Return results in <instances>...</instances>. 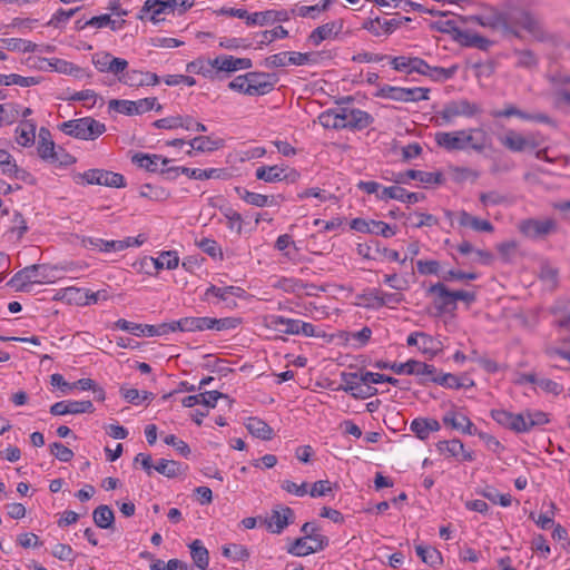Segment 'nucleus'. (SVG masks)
Returning <instances> with one entry per match:
<instances>
[{
  "instance_id": "1",
  "label": "nucleus",
  "mask_w": 570,
  "mask_h": 570,
  "mask_svg": "<svg viewBox=\"0 0 570 570\" xmlns=\"http://www.w3.org/2000/svg\"><path fill=\"white\" fill-rule=\"evenodd\" d=\"M518 28L527 30L538 41L548 39L540 21L523 8H511L504 11V32L519 38Z\"/></svg>"
},
{
  "instance_id": "2",
  "label": "nucleus",
  "mask_w": 570,
  "mask_h": 570,
  "mask_svg": "<svg viewBox=\"0 0 570 570\" xmlns=\"http://www.w3.org/2000/svg\"><path fill=\"white\" fill-rule=\"evenodd\" d=\"M194 6V0H147L138 14L144 20L148 18L154 23L164 21L161 14L174 13L178 8L179 13L186 12Z\"/></svg>"
},
{
  "instance_id": "3",
  "label": "nucleus",
  "mask_w": 570,
  "mask_h": 570,
  "mask_svg": "<svg viewBox=\"0 0 570 570\" xmlns=\"http://www.w3.org/2000/svg\"><path fill=\"white\" fill-rule=\"evenodd\" d=\"M59 129L77 139L95 140L106 131V126L91 117H83L65 121Z\"/></svg>"
},
{
  "instance_id": "4",
  "label": "nucleus",
  "mask_w": 570,
  "mask_h": 570,
  "mask_svg": "<svg viewBox=\"0 0 570 570\" xmlns=\"http://www.w3.org/2000/svg\"><path fill=\"white\" fill-rule=\"evenodd\" d=\"M498 141L502 147L511 153L533 150L541 144L539 132H528L523 135L511 128L507 129L503 134L498 135Z\"/></svg>"
},
{
  "instance_id": "5",
  "label": "nucleus",
  "mask_w": 570,
  "mask_h": 570,
  "mask_svg": "<svg viewBox=\"0 0 570 570\" xmlns=\"http://www.w3.org/2000/svg\"><path fill=\"white\" fill-rule=\"evenodd\" d=\"M557 229L558 224L553 218H527L518 224V230L532 240L546 239L549 235L554 234Z\"/></svg>"
},
{
  "instance_id": "6",
  "label": "nucleus",
  "mask_w": 570,
  "mask_h": 570,
  "mask_svg": "<svg viewBox=\"0 0 570 570\" xmlns=\"http://www.w3.org/2000/svg\"><path fill=\"white\" fill-rule=\"evenodd\" d=\"M76 183L85 181L89 185H101L112 188H121L126 186L124 175L109 171L106 169H88L75 176Z\"/></svg>"
},
{
  "instance_id": "7",
  "label": "nucleus",
  "mask_w": 570,
  "mask_h": 570,
  "mask_svg": "<svg viewBox=\"0 0 570 570\" xmlns=\"http://www.w3.org/2000/svg\"><path fill=\"white\" fill-rule=\"evenodd\" d=\"M108 108L122 115L134 116L145 114L154 108L156 109V111H160L163 109V106L157 105V98L148 97L139 99L137 101L125 99H111L108 102Z\"/></svg>"
},
{
  "instance_id": "8",
  "label": "nucleus",
  "mask_w": 570,
  "mask_h": 570,
  "mask_svg": "<svg viewBox=\"0 0 570 570\" xmlns=\"http://www.w3.org/2000/svg\"><path fill=\"white\" fill-rule=\"evenodd\" d=\"M430 90L428 88L415 87V88H402L385 85L383 86L377 96L382 98L392 99L395 101H420L429 99Z\"/></svg>"
},
{
  "instance_id": "9",
  "label": "nucleus",
  "mask_w": 570,
  "mask_h": 570,
  "mask_svg": "<svg viewBox=\"0 0 570 570\" xmlns=\"http://www.w3.org/2000/svg\"><path fill=\"white\" fill-rule=\"evenodd\" d=\"M482 112V108L476 102L468 99L452 100L444 105L440 111V117L444 124H450L456 117H473Z\"/></svg>"
},
{
  "instance_id": "10",
  "label": "nucleus",
  "mask_w": 570,
  "mask_h": 570,
  "mask_svg": "<svg viewBox=\"0 0 570 570\" xmlns=\"http://www.w3.org/2000/svg\"><path fill=\"white\" fill-rule=\"evenodd\" d=\"M343 385L338 387L346 393H350L354 399H367L377 394V389L370 384H364L355 372H343L341 374Z\"/></svg>"
},
{
  "instance_id": "11",
  "label": "nucleus",
  "mask_w": 570,
  "mask_h": 570,
  "mask_svg": "<svg viewBox=\"0 0 570 570\" xmlns=\"http://www.w3.org/2000/svg\"><path fill=\"white\" fill-rule=\"evenodd\" d=\"M246 95L248 96H263L271 92L278 81L275 73L247 72Z\"/></svg>"
},
{
  "instance_id": "12",
  "label": "nucleus",
  "mask_w": 570,
  "mask_h": 570,
  "mask_svg": "<svg viewBox=\"0 0 570 570\" xmlns=\"http://www.w3.org/2000/svg\"><path fill=\"white\" fill-rule=\"evenodd\" d=\"M209 65L216 70L217 75L225 72L226 76L238 70L250 69L253 67V62L249 58H237L229 55H219L209 60Z\"/></svg>"
},
{
  "instance_id": "13",
  "label": "nucleus",
  "mask_w": 570,
  "mask_h": 570,
  "mask_svg": "<svg viewBox=\"0 0 570 570\" xmlns=\"http://www.w3.org/2000/svg\"><path fill=\"white\" fill-rule=\"evenodd\" d=\"M426 294L434 295L433 305L439 315L456 309V303H454L452 291H450L443 283L431 285L428 288Z\"/></svg>"
},
{
  "instance_id": "14",
  "label": "nucleus",
  "mask_w": 570,
  "mask_h": 570,
  "mask_svg": "<svg viewBox=\"0 0 570 570\" xmlns=\"http://www.w3.org/2000/svg\"><path fill=\"white\" fill-rule=\"evenodd\" d=\"M493 118H510L518 117L522 120L535 121L546 125H554V121L544 112L529 114L520 110L512 104H507L503 109H495L490 111Z\"/></svg>"
},
{
  "instance_id": "15",
  "label": "nucleus",
  "mask_w": 570,
  "mask_h": 570,
  "mask_svg": "<svg viewBox=\"0 0 570 570\" xmlns=\"http://www.w3.org/2000/svg\"><path fill=\"white\" fill-rule=\"evenodd\" d=\"M255 176L257 179L265 183H277L283 180L295 183L299 177V174L294 169L287 173L286 168L278 165H273L259 166L255 171Z\"/></svg>"
},
{
  "instance_id": "16",
  "label": "nucleus",
  "mask_w": 570,
  "mask_h": 570,
  "mask_svg": "<svg viewBox=\"0 0 570 570\" xmlns=\"http://www.w3.org/2000/svg\"><path fill=\"white\" fill-rule=\"evenodd\" d=\"M463 138V149L471 148L472 150L482 154L487 148H490L492 142L488 132L480 128L461 129Z\"/></svg>"
},
{
  "instance_id": "17",
  "label": "nucleus",
  "mask_w": 570,
  "mask_h": 570,
  "mask_svg": "<svg viewBox=\"0 0 570 570\" xmlns=\"http://www.w3.org/2000/svg\"><path fill=\"white\" fill-rule=\"evenodd\" d=\"M234 190L242 200L256 207L281 206L285 200V197L281 194L268 196L249 191L240 186L235 187Z\"/></svg>"
},
{
  "instance_id": "18",
  "label": "nucleus",
  "mask_w": 570,
  "mask_h": 570,
  "mask_svg": "<svg viewBox=\"0 0 570 570\" xmlns=\"http://www.w3.org/2000/svg\"><path fill=\"white\" fill-rule=\"evenodd\" d=\"M343 129L362 130L373 122V117L361 109L340 107Z\"/></svg>"
},
{
  "instance_id": "19",
  "label": "nucleus",
  "mask_w": 570,
  "mask_h": 570,
  "mask_svg": "<svg viewBox=\"0 0 570 570\" xmlns=\"http://www.w3.org/2000/svg\"><path fill=\"white\" fill-rule=\"evenodd\" d=\"M411 179L419 180L424 185H441L444 181L443 174L440 171L428 173L415 169H409L395 174L393 181L396 184H406Z\"/></svg>"
},
{
  "instance_id": "20",
  "label": "nucleus",
  "mask_w": 570,
  "mask_h": 570,
  "mask_svg": "<svg viewBox=\"0 0 570 570\" xmlns=\"http://www.w3.org/2000/svg\"><path fill=\"white\" fill-rule=\"evenodd\" d=\"M491 417L500 425L512 430L515 433H525L524 414L511 413L505 410H492Z\"/></svg>"
},
{
  "instance_id": "21",
  "label": "nucleus",
  "mask_w": 570,
  "mask_h": 570,
  "mask_svg": "<svg viewBox=\"0 0 570 570\" xmlns=\"http://www.w3.org/2000/svg\"><path fill=\"white\" fill-rule=\"evenodd\" d=\"M294 511L289 507L277 505L272 510V515L265 520L267 529L273 533H282L293 522Z\"/></svg>"
},
{
  "instance_id": "22",
  "label": "nucleus",
  "mask_w": 570,
  "mask_h": 570,
  "mask_svg": "<svg viewBox=\"0 0 570 570\" xmlns=\"http://www.w3.org/2000/svg\"><path fill=\"white\" fill-rule=\"evenodd\" d=\"M120 82L129 87L155 86L160 81L159 76L150 71L131 69L118 78Z\"/></svg>"
},
{
  "instance_id": "23",
  "label": "nucleus",
  "mask_w": 570,
  "mask_h": 570,
  "mask_svg": "<svg viewBox=\"0 0 570 570\" xmlns=\"http://www.w3.org/2000/svg\"><path fill=\"white\" fill-rule=\"evenodd\" d=\"M381 200L396 199L407 204H415L425 199V195L421 193H410L400 186L383 187L381 193L377 194Z\"/></svg>"
},
{
  "instance_id": "24",
  "label": "nucleus",
  "mask_w": 570,
  "mask_h": 570,
  "mask_svg": "<svg viewBox=\"0 0 570 570\" xmlns=\"http://www.w3.org/2000/svg\"><path fill=\"white\" fill-rule=\"evenodd\" d=\"M43 265L33 264L24 267L23 269L17 272L12 278L9 281V285L17 287L18 291H27V286L33 283H42L37 279V273Z\"/></svg>"
},
{
  "instance_id": "25",
  "label": "nucleus",
  "mask_w": 570,
  "mask_h": 570,
  "mask_svg": "<svg viewBox=\"0 0 570 570\" xmlns=\"http://www.w3.org/2000/svg\"><path fill=\"white\" fill-rule=\"evenodd\" d=\"M343 20H335L324 23L312 31L308 40L314 45L318 46L326 39L335 38L343 29Z\"/></svg>"
},
{
  "instance_id": "26",
  "label": "nucleus",
  "mask_w": 570,
  "mask_h": 570,
  "mask_svg": "<svg viewBox=\"0 0 570 570\" xmlns=\"http://www.w3.org/2000/svg\"><path fill=\"white\" fill-rule=\"evenodd\" d=\"M140 264L141 267L151 264L157 271L163 268L175 269L179 265V256L175 250H166L161 252L158 257H145Z\"/></svg>"
},
{
  "instance_id": "27",
  "label": "nucleus",
  "mask_w": 570,
  "mask_h": 570,
  "mask_svg": "<svg viewBox=\"0 0 570 570\" xmlns=\"http://www.w3.org/2000/svg\"><path fill=\"white\" fill-rule=\"evenodd\" d=\"M471 20L482 27L493 30L501 29L504 31V12H500L494 8H490L480 14L472 16Z\"/></svg>"
},
{
  "instance_id": "28",
  "label": "nucleus",
  "mask_w": 570,
  "mask_h": 570,
  "mask_svg": "<svg viewBox=\"0 0 570 570\" xmlns=\"http://www.w3.org/2000/svg\"><path fill=\"white\" fill-rule=\"evenodd\" d=\"M435 142L440 148L450 153L464 150L461 130L439 131L435 134Z\"/></svg>"
},
{
  "instance_id": "29",
  "label": "nucleus",
  "mask_w": 570,
  "mask_h": 570,
  "mask_svg": "<svg viewBox=\"0 0 570 570\" xmlns=\"http://www.w3.org/2000/svg\"><path fill=\"white\" fill-rule=\"evenodd\" d=\"M131 161L147 171L157 173L160 170L159 165L166 166L169 159L163 158L160 155L137 153L132 155Z\"/></svg>"
},
{
  "instance_id": "30",
  "label": "nucleus",
  "mask_w": 570,
  "mask_h": 570,
  "mask_svg": "<svg viewBox=\"0 0 570 570\" xmlns=\"http://www.w3.org/2000/svg\"><path fill=\"white\" fill-rule=\"evenodd\" d=\"M267 327L279 333L298 335L299 320L286 318L279 315H272L267 318Z\"/></svg>"
},
{
  "instance_id": "31",
  "label": "nucleus",
  "mask_w": 570,
  "mask_h": 570,
  "mask_svg": "<svg viewBox=\"0 0 570 570\" xmlns=\"http://www.w3.org/2000/svg\"><path fill=\"white\" fill-rule=\"evenodd\" d=\"M36 128L33 120H22L16 129V141L22 147L32 145L36 138Z\"/></svg>"
},
{
  "instance_id": "32",
  "label": "nucleus",
  "mask_w": 570,
  "mask_h": 570,
  "mask_svg": "<svg viewBox=\"0 0 570 570\" xmlns=\"http://www.w3.org/2000/svg\"><path fill=\"white\" fill-rule=\"evenodd\" d=\"M456 42H459L461 46L464 47H471V48H478L481 50H487L491 45L492 41L471 31L463 30L461 33H459V37L456 39Z\"/></svg>"
},
{
  "instance_id": "33",
  "label": "nucleus",
  "mask_w": 570,
  "mask_h": 570,
  "mask_svg": "<svg viewBox=\"0 0 570 570\" xmlns=\"http://www.w3.org/2000/svg\"><path fill=\"white\" fill-rule=\"evenodd\" d=\"M38 155L45 161H50L56 151L55 142L50 139L49 129L41 127L39 130Z\"/></svg>"
},
{
  "instance_id": "34",
  "label": "nucleus",
  "mask_w": 570,
  "mask_h": 570,
  "mask_svg": "<svg viewBox=\"0 0 570 570\" xmlns=\"http://www.w3.org/2000/svg\"><path fill=\"white\" fill-rule=\"evenodd\" d=\"M176 325L180 332H197L210 330V317H184L177 321Z\"/></svg>"
},
{
  "instance_id": "35",
  "label": "nucleus",
  "mask_w": 570,
  "mask_h": 570,
  "mask_svg": "<svg viewBox=\"0 0 570 570\" xmlns=\"http://www.w3.org/2000/svg\"><path fill=\"white\" fill-rule=\"evenodd\" d=\"M459 224L464 227H471L478 232H492L493 226L489 220L480 219L478 217L472 216L471 214L462 210L459 214Z\"/></svg>"
},
{
  "instance_id": "36",
  "label": "nucleus",
  "mask_w": 570,
  "mask_h": 570,
  "mask_svg": "<svg viewBox=\"0 0 570 570\" xmlns=\"http://www.w3.org/2000/svg\"><path fill=\"white\" fill-rule=\"evenodd\" d=\"M248 432L262 440H271L273 438V429L258 417H249L246 423Z\"/></svg>"
},
{
  "instance_id": "37",
  "label": "nucleus",
  "mask_w": 570,
  "mask_h": 570,
  "mask_svg": "<svg viewBox=\"0 0 570 570\" xmlns=\"http://www.w3.org/2000/svg\"><path fill=\"white\" fill-rule=\"evenodd\" d=\"M190 556L198 569L207 568L209 564V552L200 540L196 539L189 544Z\"/></svg>"
},
{
  "instance_id": "38",
  "label": "nucleus",
  "mask_w": 570,
  "mask_h": 570,
  "mask_svg": "<svg viewBox=\"0 0 570 570\" xmlns=\"http://www.w3.org/2000/svg\"><path fill=\"white\" fill-rule=\"evenodd\" d=\"M411 370L409 375H416L422 384L431 382L433 376H438L436 368L433 365L416 360H411Z\"/></svg>"
},
{
  "instance_id": "39",
  "label": "nucleus",
  "mask_w": 570,
  "mask_h": 570,
  "mask_svg": "<svg viewBox=\"0 0 570 570\" xmlns=\"http://www.w3.org/2000/svg\"><path fill=\"white\" fill-rule=\"evenodd\" d=\"M95 524L101 529H111L115 522L114 511L108 505H99L92 512Z\"/></svg>"
},
{
  "instance_id": "40",
  "label": "nucleus",
  "mask_w": 570,
  "mask_h": 570,
  "mask_svg": "<svg viewBox=\"0 0 570 570\" xmlns=\"http://www.w3.org/2000/svg\"><path fill=\"white\" fill-rule=\"evenodd\" d=\"M154 469L158 473H160L167 478H176L179 474H181L187 469V466L183 468L181 463L174 461V460L160 459L157 462V464L154 465Z\"/></svg>"
},
{
  "instance_id": "41",
  "label": "nucleus",
  "mask_w": 570,
  "mask_h": 570,
  "mask_svg": "<svg viewBox=\"0 0 570 570\" xmlns=\"http://www.w3.org/2000/svg\"><path fill=\"white\" fill-rule=\"evenodd\" d=\"M320 124L324 128L343 129L345 124L342 122L340 107L323 111L318 117Z\"/></svg>"
},
{
  "instance_id": "42",
  "label": "nucleus",
  "mask_w": 570,
  "mask_h": 570,
  "mask_svg": "<svg viewBox=\"0 0 570 570\" xmlns=\"http://www.w3.org/2000/svg\"><path fill=\"white\" fill-rule=\"evenodd\" d=\"M323 59L322 52H289L288 62L295 66L315 65Z\"/></svg>"
},
{
  "instance_id": "43",
  "label": "nucleus",
  "mask_w": 570,
  "mask_h": 570,
  "mask_svg": "<svg viewBox=\"0 0 570 570\" xmlns=\"http://www.w3.org/2000/svg\"><path fill=\"white\" fill-rule=\"evenodd\" d=\"M244 289L237 286H226V287H217L215 285H210L205 292V299L208 296H215L222 301H227L228 296H242Z\"/></svg>"
},
{
  "instance_id": "44",
  "label": "nucleus",
  "mask_w": 570,
  "mask_h": 570,
  "mask_svg": "<svg viewBox=\"0 0 570 570\" xmlns=\"http://www.w3.org/2000/svg\"><path fill=\"white\" fill-rule=\"evenodd\" d=\"M539 277L550 289H556L559 284V269L548 263H543L540 266Z\"/></svg>"
},
{
  "instance_id": "45",
  "label": "nucleus",
  "mask_w": 570,
  "mask_h": 570,
  "mask_svg": "<svg viewBox=\"0 0 570 570\" xmlns=\"http://www.w3.org/2000/svg\"><path fill=\"white\" fill-rule=\"evenodd\" d=\"M517 57L515 66L519 68L533 69L538 66V57L529 49H514Z\"/></svg>"
},
{
  "instance_id": "46",
  "label": "nucleus",
  "mask_w": 570,
  "mask_h": 570,
  "mask_svg": "<svg viewBox=\"0 0 570 570\" xmlns=\"http://www.w3.org/2000/svg\"><path fill=\"white\" fill-rule=\"evenodd\" d=\"M415 551L420 559L431 567H435L442 562L441 552L435 548H428L419 544L415 547Z\"/></svg>"
},
{
  "instance_id": "47",
  "label": "nucleus",
  "mask_w": 570,
  "mask_h": 570,
  "mask_svg": "<svg viewBox=\"0 0 570 570\" xmlns=\"http://www.w3.org/2000/svg\"><path fill=\"white\" fill-rule=\"evenodd\" d=\"M382 291L376 288H368L360 295L363 306L366 308L377 309L384 306V301L381 298Z\"/></svg>"
},
{
  "instance_id": "48",
  "label": "nucleus",
  "mask_w": 570,
  "mask_h": 570,
  "mask_svg": "<svg viewBox=\"0 0 570 570\" xmlns=\"http://www.w3.org/2000/svg\"><path fill=\"white\" fill-rule=\"evenodd\" d=\"M222 169L209 168V169H199V168H188L181 167V174H185L189 178L205 180L210 178H219L222 174Z\"/></svg>"
},
{
  "instance_id": "49",
  "label": "nucleus",
  "mask_w": 570,
  "mask_h": 570,
  "mask_svg": "<svg viewBox=\"0 0 570 570\" xmlns=\"http://www.w3.org/2000/svg\"><path fill=\"white\" fill-rule=\"evenodd\" d=\"M436 450L440 454L445 456H459L460 452H463V443L458 439L439 441L436 443Z\"/></svg>"
},
{
  "instance_id": "50",
  "label": "nucleus",
  "mask_w": 570,
  "mask_h": 570,
  "mask_svg": "<svg viewBox=\"0 0 570 570\" xmlns=\"http://www.w3.org/2000/svg\"><path fill=\"white\" fill-rule=\"evenodd\" d=\"M525 432H529L534 426H540L549 423V416L542 411H525L524 413Z\"/></svg>"
},
{
  "instance_id": "51",
  "label": "nucleus",
  "mask_w": 570,
  "mask_h": 570,
  "mask_svg": "<svg viewBox=\"0 0 570 570\" xmlns=\"http://www.w3.org/2000/svg\"><path fill=\"white\" fill-rule=\"evenodd\" d=\"M191 149L187 151L189 156L193 155V150L196 151H212L218 148L219 142L212 140L207 136L195 137L189 142Z\"/></svg>"
},
{
  "instance_id": "52",
  "label": "nucleus",
  "mask_w": 570,
  "mask_h": 570,
  "mask_svg": "<svg viewBox=\"0 0 570 570\" xmlns=\"http://www.w3.org/2000/svg\"><path fill=\"white\" fill-rule=\"evenodd\" d=\"M139 195L151 200L160 202L168 198L169 193L163 187H155L150 184L141 185Z\"/></svg>"
},
{
  "instance_id": "53",
  "label": "nucleus",
  "mask_w": 570,
  "mask_h": 570,
  "mask_svg": "<svg viewBox=\"0 0 570 570\" xmlns=\"http://www.w3.org/2000/svg\"><path fill=\"white\" fill-rule=\"evenodd\" d=\"M176 323L177 321H173L170 323H161L158 325L146 324L145 333L148 337L167 335L171 332L179 331V327L176 325Z\"/></svg>"
},
{
  "instance_id": "54",
  "label": "nucleus",
  "mask_w": 570,
  "mask_h": 570,
  "mask_svg": "<svg viewBox=\"0 0 570 570\" xmlns=\"http://www.w3.org/2000/svg\"><path fill=\"white\" fill-rule=\"evenodd\" d=\"M336 489H338L336 483H332L328 480H320L312 485V489L308 493L312 498H317L332 494Z\"/></svg>"
},
{
  "instance_id": "55",
  "label": "nucleus",
  "mask_w": 570,
  "mask_h": 570,
  "mask_svg": "<svg viewBox=\"0 0 570 570\" xmlns=\"http://www.w3.org/2000/svg\"><path fill=\"white\" fill-rule=\"evenodd\" d=\"M432 28L439 32L451 35L455 41L462 31L455 20H439L433 22Z\"/></svg>"
},
{
  "instance_id": "56",
  "label": "nucleus",
  "mask_w": 570,
  "mask_h": 570,
  "mask_svg": "<svg viewBox=\"0 0 570 570\" xmlns=\"http://www.w3.org/2000/svg\"><path fill=\"white\" fill-rule=\"evenodd\" d=\"M361 381L364 384H379V383H390L394 386H397L399 380L393 376H387L381 373H373V372H364L361 374Z\"/></svg>"
},
{
  "instance_id": "57",
  "label": "nucleus",
  "mask_w": 570,
  "mask_h": 570,
  "mask_svg": "<svg viewBox=\"0 0 570 570\" xmlns=\"http://www.w3.org/2000/svg\"><path fill=\"white\" fill-rule=\"evenodd\" d=\"M79 10V7L69 10L60 8L48 21V26L59 28L62 23H66L70 18H72Z\"/></svg>"
},
{
  "instance_id": "58",
  "label": "nucleus",
  "mask_w": 570,
  "mask_h": 570,
  "mask_svg": "<svg viewBox=\"0 0 570 570\" xmlns=\"http://www.w3.org/2000/svg\"><path fill=\"white\" fill-rule=\"evenodd\" d=\"M306 538H297L287 549V552L297 556V557H305L311 553H313L312 546L307 544Z\"/></svg>"
},
{
  "instance_id": "59",
  "label": "nucleus",
  "mask_w": 570,
  "mask_h": 570,
  "mask_svg": "<svg viewBox=\"0 0 570 570\" xmlns=\"http://www.w3.org/2000/svg\"><path fill=\"white\" fill-rule=\"evenodd\" d=\"M456 70V66H452L450 68L430 66V72H428L426 76H429L434 81H443L451 79L455 75Z\"/></svg>"
},
{
  "instance_id": "60",
  "label": "nucleus",
  "mask_w": 570,
  "mask_h": 570,
  "mask_svg": "<svg viewBox=\"0 0 570 570\" xmlns=\"http://www.w3.org/2000/svg\"><path fill=\"white\" fill-rule=\"evenodd\" d=\"M240 323H242L240 318H237V317H224V318L210 317V330H216V331L234 330Z\"/></svg>"
},
{
  "instance_id": "61",
  "label": "nucleus",
  "mask_w": 570,
  "mask_h": 570,
  "mask_svg": "<svg viewBox=\"0 0 570 570\" xmlns=\"http://www.w3.org/2000/svg\"><path fill=\"white\" fill-rule=\"evenodd\" d=\"M19 118V106L0 105V126L12 124Z\"/></svg>"
},
{
  "instance_id": "62",
  "label": "nucleus",
  "mask_w": 570,
  "mask_h": 570,
  "mask_svg": "<svg viewBox=\"0 0 570 570\" xmlns=\"http://www.w3.org/2000/svg\"><path fill=\"white\" fill-rule=\"evenodd\" d=\"M431 382L450 389H460L464 386V384L460 382V379L451 373L438 374V376H433L431 379Z\"/></svg>"
},
{
  "instance_id": "63",
  "label": "nucleus",
  "mask_w": 570,
  "mask_h": 570,
  "mask_svg": "<svg viewBox=\"0 0 570 570\" xmlns=\"http://www.w3.org/2000/svg\"><path fill=\"white\" fill-rule=\"evenodd\" d=\"M50 453L65 463L70 462L75 455L71 449L60 442H53L50 444Z\"/></svg>"
},
{
  "instance_id": "64",
  "label": "nucleus",
  "mask_w": 570,
  "mask_h": 570,
  "mask_svg": "<svg viewBox=\"0 0 570 570\" xmlns=\"http://www.w3.org/2000/svg\"><path fill=\"white\" fill-rule=\"evenodd\" d=\"M370 234L381 235L385 238H390L396 234L395 227L381 222V220H371Z\"/></svg>"
}]
</instances>
